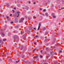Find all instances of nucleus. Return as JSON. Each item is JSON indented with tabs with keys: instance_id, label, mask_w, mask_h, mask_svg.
I'll list each match as a JSON object with an SVG mask.
<instances>
[{
	"instance_id": "9d476101",
	"label": "nucleus",
	"mask_w": 64,
	"mask_h": 64,
	"mask_svg": "<svg viewBox=\"0 0 64 64\" xmlns=\"http://www.w3.org/2000/svg\"><path fill=\"white\" fill-rule=\"evenodd\" d=\"M0 43H1L2 44L3 43V42L1 40H0Z\"/></svg>"
},
{
	"instance_id": "bb28decb",
	"label": "nucleus",
	"mask_w": 64,
	"mask_h": 64,
	"mask_svg": "<svg viewBox=\"0 0 64 64\" xmlns=\"http://www.w3.org/2000/svg\"><path fill=\"white\" fill-rule=\"evenodd\" d=\"M58 63V62H54V63H55V64H57Z\"/></svg>"
},
{
	"instance_id": "4c0bfd02",
	"label": "nucleus",
	"mask_w": 64,
	"mask_h": 64,
	"mask_svg": "<svg viewBox=\"0 0 64 64\" xmlns=\"http://www.w3.org/2000/svg\"><path fill=\"white\" fill-rule=\"evenodd\" d=\"M10 23H11V24H13V22H10Z\"/></svg>"
},
{
	"instance_id": "79ce46f5",
	"label": "nucleus",
	"mask_w": 64,
	"mask_h": 64,
	"mask_svg": "<svg viewBox=\"0 0 64 64\" xmlns=\"http://www.w3.org/2000/svg\"><path fill=\"white\" fill-rule=\"evenodd\" d=\"M33 4H36V2H34V3H33Z\"/></svg>"
},
{
	"instance_id": "09e8293b",
	"label": "nucleus",
	"mask_w": 64,
	"mask_h": 64,
	"mask_svg": "<svg viewBox=\"0 0 64 64\" xmlns=\"http://www.w3.org/2000/svg\"><path fill=\"white\" fill-rule=\"evenodd\" d=\"M42 15H43V16H45V15H44V14H42Z\"/></svg>"
},
{
	"instance_id": "ddd939ff",
	"label": "nucleus",
	"mask_w": 64,
	"mask_h": 64,
	"mask_svg": "<svg viewBox=\"0 0 64 64\" xmlns=\"http://www.w3.org/2000/svg\"><path fill=\"white\" fill-rule=\"evenodd\" d=\"M48 39H46L44 40V42H48Z\"/></svg>"
},
{
	"instance_id": "c85d7f7f",
	"label": "nucleus",
	"mask_w": 64,
	"mask_h": 64,
	"mask_svg": "<svg viewBox=\"0 0 64 64\" xmlns=\"http://www.w3.org/2000/svg\"><path fill=\"white\" fill-rule=\"evenodd\" d=\"M40 58H42V57H43V56H41V55H40Z\"/></svg>"
},
{
	"instance_id": "39448f33",
	"label": "nucleus",
	"mask_w": 64,
	"mask_h": 64,
	"mask_svg": "<svg viewBox=\"0 0 64 64\" xmlns=\"http://www.w3.org/2000/svg\"><path fill=\"white\" fill-rule=\"evenodd\" d=\"M19 13H20V12H17V14H18V15L17 16V17H18L19 16Z\"/></svg>"
},
{
	"instance_id": "473e14b6",
	"label": "nucleus",
	"mask_w": 64,
	"mask_h": 64,
	"mask_svg": "<svg viewBox=\"0 0 64 64\" xmlns=\"http://www.w3.org/2000/svg\"><path fill=\"white\" fill-rule=\"evenodd\" d=\"M23 37H24V38H25V36H23Z\"/></svg>"
},
{
	"instance_id": "c03bdc74",
	"label": "nucleus",
	"mask_w": 64,
	"mask_h": 64,
	"mask_svg": "<svg viewBox=\"0 0 64 64\" xmlns=\"http://www.w3.org/2000/svg\"><path fill=\"white\" fill-rule=\"evenodd\" d=\"M44 11H46V9H44L43 10Z\"/></svg>"
},
{
	"instance_id": "2f4dec72",
	"label": "nucleus",
	"mask_w": 64,
	"mask_h": 64,
	"mask_svg": "<svg viewBox=\"0 0 64 64\" xmlns=\"http://www.w3.org/2000/svg\"><path fill=\"white\" fill-rule=\"evenodd\" d=\"M53 18H56V16H53Z\"/></svg>"
},
{
	"instance_id": "72a5a7b5",
	"label": "nucleus",
	"mask_w": 64,
	"mask_h": 64,
	"mask_svg": "<svg viewBox=\"0 0 64 64\" xmlns=\"http://www.w3.org/2000/svg\"><path fill=\"white\" fill-rule=\"evenodd\" d=\"M35 50H36V49H35L34 50H33V51H35Z\"/></svg>"
},
{
	"instance_id": "a211bd4d",
	"label": "nucleus",
	"mask_w": 64,
	"mask_h": 64,
	"mask_svg": "<svg viewBox=\"0 0 64 64\" xmlns=\"http://www.w3.org/2000/svg\"><path fill=\"white\" fill-rule=\"evenodd\" d=\"M9 60L10 61H11V62H12V59H10Z\"/></svg>"
},
{
	"instance_id": "bf43d9fd",
	"label": "nucleus",
	"mask_w": 64,
	"mask_h": 64,
	"mask_svg": "<svg viewBox=\"0 0 64 64\" xmlns=\"http://www.w3.org/2000/svg\"><path fill=\"white\" fill-rule=\"evenodd\" d=\"M54 6L53 5H52V7H53Z\"/></svg>"
},
{
	"instance_id": "3c124183",
	"label": "nucleus",
	"mask_w": 64,
	"mask_h": 64,
	"mask_svg": "<svg viewBox=\"0 0 64 64\" xmlns=\"http://www.w3.org/2000/svg\"><path fill=\"white\" fill-rule=\"evenodd\" d=\"M48 56H49V57H50V55H49V54H48Z\"/></svg>"
},
{
	"instance_id": "1a4fd4ad",
	"label": "nucleus",
	"mask_w": 64,
	"mask_h": 64,
	"mask_svg": "<svg viewBox=\"0 0 64 64\" xmlns=\"http://www.w3.org/2000/svg\"><path fill=\"white\" fill-rule=\"evenodd\" d=\"M32 28H33L32 26H30V27L29 29L30 30H31L32 29Z\"/></svg>"
},
{
	"instance_id": "9b49d317",
	"label": "nucleus",
	"mask_w": 64,
	"mask_h": 64,
	"mask_svg": "<svg viewBox=\"0 0 64 64\" xmlns=\"http://www.w3.org/2000/svg\"><path fill=\"white\" fill-rule=\"evenodd\" d=\"M34 58L35 59H39V58H38V56H35Z\"/></svg>"
},
{
	"instance_id": "13d9d810",
	"label": "nucleus",
	"mask_w": 64,
	"mask_h": 64,
	"mask_svg": "<svg viewBox=\"0 0 64 64\" xmlns=\"http://www.w3.org/2000/svg\"><path fill=\"white\" fill-rule=\"evenodd\" d=\"M8 18H9V17L8 16V17H7V19H8Z\"/></svg>"
},
{
	"instance_id": "412c9836",
	"label": "nucleus",
	"mask_w": 64,
	"mask_h": 64,
	"mask_svg": "<svg viewBox=\"0 0 64 64\" xmlns=\"http://www.w3.org/2000/svg\"><path fill=\"white\" fill-rule=\"evenodd\" d=\"M25 57V56L24 55H23L22 56V58H24Z\"/></svg>"
},
{
	"instance_id": "2eb2a0df",
	"label": "nucleus",
	"mask_w": 64,
	"mask_h": 64,
	"mask_svg": "<svg viewBox=\"0 0 64 64\" xmlns=\"http://www.w3.org/2000/svg\"><path fill=\"white\" fill-rule=\"evenodd\" d=\"M19 61L18 60V61H16V62H14V63H18V62H19Z\"/></svg>"
},
{
	"instance_id": "a878e982",
	"label": "nucleus",
	"mask_w": 64,
	"mask_h": 64,
	"mask_svg": "<svg viewBox=\"0 0 64 64\" xmlns=\"http://www.w3.org/2000/svg\"><path fill=\"white\" fill-rule=\"evenodd\" d=\"M30 63H31V62H28V64H30Z\"/></svg>"
},
{
	"instance_id": "f03ea898",
	"label": "nucleus",
	"mask_w": 64,
	"mask_h": 64,
	"mask_svg": "<svg viewBox=\"0 0 64 64\" xmlns=\"http://www.w3.org/2000/svg\"><path fill=\"white\" fill-rule=\"evenodd\" d=\"M24 20V18H21L20 20V23H21V22H23V21Z\"/></svg>"
},
{
	"instance_id": "20e7f679",
	"label": "nucleus",
	"mask_w": 64,
	"mask_h": 64,
	"mask_svg": "<svg viewBox=\"0 0 64 64\" xmlns=\"http://www.w3.org/2000/svg\"><path fill=\"white\" fill-rule=\"evenodd\" d=\"M1 34H2V37H4V36H5V34H4V33L1 32Z\"/></svg>"
},
{
	"instance_id": "f257e3e1",
	"label": "nucleus",
	"mask_w": 64,
	"mask_h": 64,
	"mask_svg": "<svg viewBox=\"0 0 64 64\" xmlns=\"http://www.w3.org/2000/svg\"><path fill=\"white\" fill-rule=\"evenodd\" d=\"M14 39L15 40H19V37L17 36H14Z\"/></svg>"
},
{
	"instance_id": "774afa93",
	"label": "nucleus",
	"mask_w": 64,
	"mask_h": 64,
	"mask_svg": "<svg viewBox=\"0 0 64 64\" xmlns=\"http://www.w3.org/2000/svg\"><path fill=\"white\" fill-rule=\"evenodd\" d=\"M1 16H0V18H1Z\"/></svg>"
},
{
	"instance_id": "7ed1b4c3",
	"label": "nucleus",
	"mask_w": 64,
	"mask_h": 64,
	"mask_svg": "<svg viewBox=\"0 0 64 64\" xmlns=\"http://www.w3.org/2000/svg\"><path fill=\"white\" fill-rule=\"evenodd\" d=\"M41 23L40 22L39 23L38 28V30H39L40 29V26H41Z\"/></svg>"
},
{
	"instance_id": "6e6d98bb",
	"label": "nucleus",
	"mask_w": 64,
	"mask_h": 64,
	"mask_svg": "<svg viewBox=\"0 0 64 64\" xmlns=\"http://www.w3.org/2000/svg\"><path fill=\"white\" fill-rule=\"evenodd\" d=\"M46 34H48V32H46Z\"/></svg>"
},
{
	"instance_id": "0e129e2a",
	"label": "nucleus",
	"mask_w": 64,
	"mask_h": 64,
	"mask_svg": "<svg viewBox=\"0 0 64 64\" xmlns=\"http://www.w3.org/2000/svg\"><path fill=\"white\" fill-rule=\"evenodd\" d=\"M0 15L1 16H1H1H2V15H1V14H0Z\"/></svg>"
},
{
	"instance_id": "4be33fe9",
	"label": "nucleus",
	"mask_w": 64,
	"mask_h": 64,
	"mask_svg": "<svg viewBox=\"0 0 64 64\" xmlns=\"http://www.w3.org/2000/svg\"><path fill=\"white\" fill-rule=\"evenodd\" d=\"M28 7H27V8H25V9H26L27 10H28Z\"/></svg>"
},
{
	"instance_id": "aec40b11",
	"label": "nucleus",
	"mask_w": 64,
	"mask_h": 64,
	"mask_svg": "<svg viewBox=\"0 0 64 64\" xmlns=\"http://www.w3.org/2000/svg\"><path fill=\"white\" fill-rule=\"evenodd\" d=\"M6 6H7V7L9 6V4H6Z\"/></svg>"
},
{
	"instance_id": "393cba45",
	"label": "nucleus",
	"mask_w": 64,
	"mask_h": 64,
	"mask_svg": "<svg viewBox=\"0 0 64 64\" xmlns=\"http://www.w3.org/2000/svg\"><path fill=\"white\" fill-rule=\"evenodd\" d=\"M15 27L16 28H18V26H16Z\"/></svg>"
},
{
	"instance_id": "b1692460",
	"label": "nucleus",
	"mask_w": 64,
	"mask_h": 64,
	"mask_svg": "<svg viewBox=\"0 0 64 64\" xmlns=\"http://www.w3.org/2000/svg\"><path fill=\"white\" fill-rule=\"evenodd\" d=\"M62 52V51H61V50H60L59 52V53H61Z\"/></svg>"
},
{
	"instance_id": "6ab92c4d",
	"label": "nucleus",
	"mask_w": 64,
	"mask_h": 64,
	"mask_svg": "<svg viewBox=\"0 0 64 64\" xmlns=\"http://www.w3.org/2000/svg\"><path fill=\"white\" fill-rule=\"evenodd\" d=\"M54 15H55V14L54 13H52V16H53Z\"/></svg>"
},
{
	"instance_id": "37998d69",
	"label": "nucleus",
	"mask_w": 64,
	"mask_h": 64,
	"mask_svg": "<svg viewBox=\"0 0 64 64\" xmlns=\"http://www.w3.org/2000/svg\"><path fill=\"white\" fill-rule=\"evenodd\" d=\"M50 2V1L49 0H48V3Z\"/></svg>"
},
{
	"instance_id": "052dcab7",
	"label": "nucleus",
	"mask_w": 64,
	"mask_h": 64,
	"mask_svg": "<svg viewBox=\"0 0 64 64\" xmlns=\"http://www.w3.org/2000/svg\"><path fill=\"white\" fill-rule=\"evenodd\" d=\"M40 33H41V32H42L41 31H40Z\"/></svg>"
},
{
	"instance_id": "5701e85b",
	"label": "nucleus",
	"mask_w": 64,
	"mask_h": 64,
	"mask_svg": "<svg viewBox=\"0 0 64 64\" xmlns=\"http://www.w3.org/2000/svg\"><path fill=\"white\" fill-rule=\"evenodd\" d=\"M6 40H7L6 39L3 40V41H6Z\"/></svg>"
},
{
	"instance_id": "ea45409f",
	"label": "nucleus",
	"mask_w": 64,
	"mask_h": 64,
	"mask_svg": "<svg viewBox=\"0 0 64 64\" xmlns=\"http://www.w3.org/2000/svg\"><path fill=\"white\" fill-rule=\"evenodd\" d=\"M12 11H13V13H14V12H15V11L14 10H12Z\"/></svg>"
},
{
	"instance_id": "8fccbe9b",
	"label": "nucleus",
	"mask_w": 64,
	"mask_h": 64,
	"mask_svg": "<svg viewBox=\"0 0 64 64\" xmlns=\"http://www.w3.org/2000/svg\"><path fill=\"white\" fill-rule=\"evenodd\" d=\"M25 17L26 19L27 18V16H25Z\"/></svg>"
},
{
	"instance_id": "6e6552de",
	"label": "nucleus",
	"mask_w": 64,
	"mask_h": 64,
	"mask_svg": "<svg viewBox=\"0 0 64 64\" xmlns=\"http://www.w3.org/2000/svg\"><path fill=\"white\" fill-rule=\"evenodd\" d=\"M46 50L47 51H49L50 50L48 48H46Z\"/></svg>"
},
{
	"instance_id": "dca6fc26",
	"label": "nucleus",
	"mask_w": 64,
	"mask_h": 64,
	"mask_svg": "<svg viewBox=\"0 0 64 64\" xmlns=\"http://www.w3.org/2000/svg\"><path fill=\"white\" fill-rule=\"evenodd\" d=\"M8 53H8V52H6V55H7V56H8Z\"/></svg>"
},
{
	"instance_id": "a19ab883",
	"label": "nucleus",
	"mask_w": 64,
	"mask_h": 64,
	"mask_svg": "<svg viewBox=\"0 0 64 64\" xmlns=\"http://www.w3.org/2000/svg\"><path fill=\"white\" fill-rule=\"evenodd\" d=\"M61 9H62H62H64V8H61Z\"/></svg>"
},
{
	"instance_id": "864d4df0",
	"label": "nucleus",
	"mask_w": 64,
	"mask_h": 64,
	"mask_svg": "<svg viewBox=\"0 0 64 64\" xmlns=\"http://www.w3.org/2000/svg\"><path fill=\"white\" fill-rule=\"evenodd\" d=\"M40 52H41V53H42V50H41V51H40Z\"/></svg>"
},
{
	"instance_id": "f8f14e48",
	"label": "nucleus",
	"mask_w": 64,
	"mask_h": 64,
	"mask_svg": "<svg viewBox=\"0 0 64 64\" xmlns=\"http://www.w3.org/2000/svg\"><path fill=\"white\" fill-rule=\"evenodd\" d=\"M46 30V28H42V30L44 31H45V30Z\"/></svg>"
},
{
	"instance_id": "f3484780",
	"label": "nucleus",
	"mask_w": 64,
	"mask_h": 64,
	"mask_svg": "<svg viewBox=\"0 0 64 64\" xmlns=\"http://www.w3.org/2000/svg\"><path fill=\"white\" fill-rule=\"evenodd\" d=\"M22 62H24V63H26V61L24 60H22Z\"/></svg>"
},
{
	"instance_id": "58836bf2",
	"label": "nucleus",
	"mask_w": 64,
	"mask_h": 64,
	"mask_svg": "<svg viewBox=\"0 0 64 64\" xmlns=\"http://www.w3.org/2000/svg\"><path fill=\"white\" fill-rule=\"evenodd\" d=\"M12 14H10V16H12Z\"/></svg>"
},
{
	"instance_id": "4468645a",
	"label": "nucleus",
	"mask_w": 64,
	"mask_h": 64,
	"mask_svg": "<svg viewBox=\"0 0 64 64\" xmlns=\"http://www.w3.org/2000/svg\"><path fill=\"white\" fill-rule=\"evenodd\" d=\"M46 15L47 17H48V13H46Z\"/></svg>"
},
{
	"instance_id": "7c9ffc66",
	"label": "nucleus",
	"mask_w": 64,
	"mask_h": 64,
	"mask_svg": "<svg viewBox=\"0 0 64 64\" xmlns=\"http://www.w3.org/2000/svg\"><path fill=\"white\" fill-rule=\"evenodd\" d=\"M8 21H10V18H8Z\"/></svg>"
},
{
	"instance_id": "a18cd8bd",
	"label": "nucleus",
	"mask_w": 64,
	"mask_h": 64,
	"mask_svg": "<svg viewBox=\"0 0 64 64\" xmlns=\"http://www.w3.org/2000/svg\"><path fill=\"white\" fill-rule=\"evenodd\" d=\"M38 37V36H36V38H37Z\"/></svg>"
},
{
	"instance_id": "e433bc0d",
	"label": "nucleus",
	"mask_w": 64,
	"mask_h": 64,
	"mask_svg": "<svg viewBox=\"0 0 64 64\" xmlns=\"http://www.w3.org/2000/svg\"><path fill=\"white\" fill-rule=\"evenodd\" d=\"M62 3H63V4H64V0L62 1Z\"/></svg>"
},
{
	"instance_id": "cd10ccee",
	"label": "nucleus",
	"mask_w": 64,
	"mask_h": 64,
	"mask_svg": "<svg viewBox=\"0 0 64 64\" xmlns=\"http://www.w3.org/2000/svg\"><path fill=\"white\" fill-rule=\"evenodd\" d=\"M23 47H22L20 49V50H22V49H23Z\"/></svg>"
},
{
	"instance_id": "603ef678",
	"label": "nucleus",
	"mask_w": 64,
	"mask_h": 64,
	"mask_svg": "<svg viewBox=\"0 0 64 64\" xmlns=\"http://www.w3.org/2000/svg\"><path fill=\"white\" fill-rule=\"evenodd\" d=\"M29 2V4H30V1H29V2Z\"/></svg>"
},
{
	"instance_id": "69168bd1",
	"label": "nucleus",
	"mask_w": 64,
	"mask_h": 64,
	"mask_svg": "<svg viewBox=\"0 0 64 64\" xmlns=\"http://www.w3.org/2000/svg\"><path fill=\"white\" fill-rule=\"evenodd\" d=\"M28 34H29V35L30 34L29 33H28Z\"/></svg>"
},
{
	"instance_id": "de8ad7c7",
	"label": "nucleus",
	"mask_w": 64,
	"mask_h": 64,
	"mask_svg": "<svg viewBox=\"0 0 64 64\" xmlns=\"http://www.w3.org/2000/svg\"><path fill=\"white\" fill-rule=\"evenodd\" d=\"M40 10H42V8H40Z\"/></svg>"
},
{
	"instance_id": "5fc2aeb1",
	"label": "nucleus",
	"mask_w": 64,
	"mask_h": 64,
	"mask_svg": "<svg viewBox=\"0 0 64 64\" xmlns=\"http://www.w3.org/2000/svg\"><path fill=\"white\" fill-rule=\"evenodd\" d=\"M28 19H29V20H30V18H28Z\"/></svg>"
},
{
	"instance_id": "423d86ee",
	"label": "nucleus",
	"mask_w": 64,
	"mask_h": 64,
	"mask_svg": "<svg viewBox=\"0 0 64 64\" xmlns=\"http://www.w3.org/2000/svg\"><path fill=\"white\" fill-rule=\"evenodd\" d=\"M54 54V52H50V55H53Z\"/></svg>"
},
{
	"instance_id": "49530a36",
	"label": "nucleus",
	"mask_w": 64,
	"mask_h": 64,
	"mask_svg": "<svg viewBox=\"0 0 64 64\" xmlns=\"http://www.w3.org/2000/svg\"><path fill=\"white\" fill-rule=\"evenodd\" d=\"M14 9L16 10V8H14Z\"/></svg>"
},
{
	"instance_id": "f704fd0d",
	"label": "nucleus",
	"mask_w": 64,
	"mask_h": 64,
	"mask_svg": "<svg viewBox=\"0 0 64 64\" xmlns=\"http://www.w3.org/2000/svg\"><path fill=\"white\" fill-rule=\"evenodd\" d=\"M53 48H56V46H53Z\"/></svg>"
},
{
	"instance_id": "e2e57ef3",
	"label": "nucleus",
	"mask_w": 64,
	"mask_h": 64,
	"mask_svg": "<svg viewBox=\"0 0 64 64\" xmlns=\"http://www.w3.org/2000/svg\"><path fill=\"white\" fill-rule=\"evenodd\" d=\"M34 17L35 18H36V17H35L34 16Z\"/></svg>"
},
{
	"instance_id": "c756f323",
	"label": "nucleus",
	"mask_w": 64,
	"mask_h": 64,
	"mask_svg": "<svg viewBox=\"0 0 64 64\" xmlns=\"http://www.w3.org/2000/svg\"><path fill=\"white\" fill-rule=\"evenodd\" d=\"M24 31H21V33H24Z\"/></svg>"
},
{
	"instance_id": "4d7b16f0",
	"label": "nucleus",
	"mask_w": 64,
	"mask_h": 64,
	"mask_svg": "<svg viewBox=\"0 0 64 64\" xmlns=\"http://www.w3.org/2000/svg\"><path fill=\"white\" fill-rule=\"evenodd\" d=\"M34 44L35 45H36V42H35V43H34Z\"/></svg>"
},
{
	"instance_id": "c9c22d12",
	"label": "nucleus",
	"mask_w": 64,
	"mask_h": 64,
	"mask_svg": "<svg viewBox=\"0 0 64 64\" xmlns=\"http://www.w3.org/2000/svg\"><path fill=\"white\" fill-rule=\"evenodd\" d=\"M34 30H36V28H34Z\"/></svg>"
},
{
	"instance_id": "338daca9",
	"label": "nucleus",
	"mask_w": 64,
	"mask_h": 64,
	"mask_svg": "<svg viewBox=\"0 0 64 64\" xmlns=\"http://www.w3.org/2000/svg\"><path fill=\"white\" fill-rule=\"evenodd\" d=\"M29 30H28V32H29Z\"/></svg>"
},
{
	"instance_id": "680f3d73",
	"label": "nucleus",
	"mask_w": 64,
	"mask_h": 64,
	"mask_svg": "<svg viewBox=\"0 0 64 64\" xmlns=\"http://www.w3.org/2000/svg\"><path fill=\"white\" fill-rule=\"evenodd\" d=\"M1 61V59L0 58V61Z\"/></svg>"
},
{
	"instance_id": "0eeeda50",
	"label": "nucleus",
	"mask_w": 64,
	"mask_h": 64,
	"mask_svg": "<svg viewBox=\"0 0 64 64\" xmlns=\"http://www.w3.org/2000/svg\"><path fill=\"white\" fill-rule=\"evenodd\" d=\"M17 14V13H15L14 14V17H16Z\"/></svg>"
}]
</instances>
